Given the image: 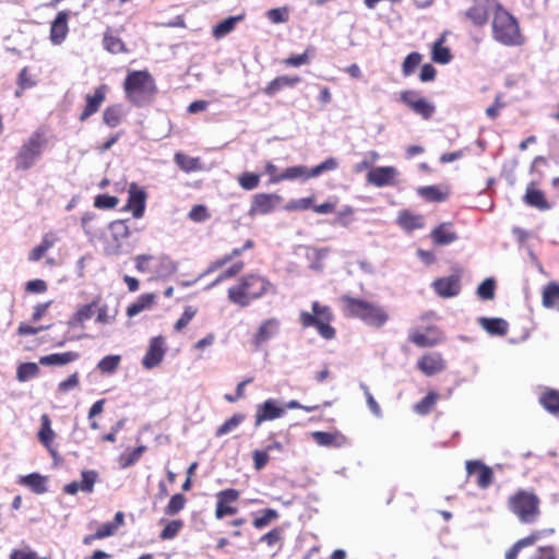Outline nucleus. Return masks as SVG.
<instances>
[{"instance_id": "nucleus-60", "label": "nucleus", "mask_w": 559, "mask_h": 559, "mask_svg": "<svg viewBox=\"0 0 559 559\" xmlns=\"http://www.w3.org/2000/svg\"><path fill=\"white\" fill-rule=\"evenodd\" d=\"M278 516V513L277 511L273 510V509H266L264 510V513L262 516L260 518H255L254 521H253V526L255 528H263L265 527L271 521L277 519Z\"/></svg>"}, {"instance_id": "nucleus-49", "label": "nucleus", "mask_w": 559, "mask_h": 559, "mask_svg": "<svg viewBox=\"0 0 559 559\" xmlns=\"http://www.w3.org/2000/svg\"><path fill=\"white\" fill-rule=\"evenodd\" d=\"M186 502H187V500L183 495H181V493L174 495L170 498V500L165 509L166 514L176 515L185 508Z\"/></svg>"}, {"instance_id": "nucleus-35", "label": "nucleus", "mask_w": 559, "mask_h": 559, "mask_svg": "<svg viewBox=\"0 0 559 559\" xmlns=\"http://www.w3.org/2000/svg\"><path fill=\"white\" fill-rule=\"evenodd\" d=\"M178 270V263L168 255L162 254L157 258V267L155 270L158 277H168Z\"/></svg>"}, {"instance_id": "nucleus-13", "label": "nucleus", "mask_w": 559, "mask_h": 559, "mask_svg": "<svg viewBox=\"0 0 559 559\" xmlns=\"http://www.w3.org/2000/svg\"><path fill=\"white\" fill-rule=\"evenodd\" d=\"M399 171L393 166H380L372 168L367 175V181L378 188L392 186Z\"/></svg>"}, {"instance_id": "nucleus-6", "label": "nucleus", "mask_w": 559, "mask_h": 559, "mask_svg": "<svg viewBox=\"0 0 559 559\" xmlns=\"http://www.w3.org/2000/svg\"><path fill=\"white\" fill-rule=\"evenodd\" d=\"M492 33L493 38L504 46L521 44V34L516 20L502 9L495 12Z\"/></svg>"}, {"instance_id": "nucleus-12", "label": "nucleus", "mask_w": 559, "mask_h": 559, "mask_svg": "<svg viewBox=\"0 0 559 559\" xmlns=\"http://www.w3.org/2000/svg\"><path fill=\"white\" fill-rule=\"evenodd\" d=\"M284 414L285 408L280 406L276 400L269 399L257 406L254 426L259 427L263 421L281 418Z\"/></svg>"}, {"instance_id": "nucleus-56", "label": "nucleus", "mask_w": 559, "mask_h": 559, "mask_svg": "<svg viewBox=\"0 0 559 559\" xmlns=\"http://www.w3.org/2000/svg\"><path fill=\"white\" fill-rule=\"evenodd\" d=\"M265 15L273 24L286 23L288 21V10L285 7L270 9Z\"/></svg>"}, {"instance_id": "nucleus-14", "label": "nucleus", "mask_w": 559, "mask_h": 559, "mask_svg": "<svg viewBox=\"0 0 559 559\" xmlns=\"http://www.w3.org/2000/svg\"><path fill=\"white\" fill-rule=\"evenodd\" d=\"M146 193L136 183L132 182L128 190L127 207L132 211L133 217L141 218L145 210Z\"/></svg>"}, {"instance_id": "nucleus-28", "label": "nucleus", "mask_w": 559, "mask_h": 559, "mask_svg": "<svg viewBox=\"0 0 559 559\" xmlns=\"http://www.w3.org/2000/svg\"><path fill=\"white\" fill-rule=\"evenodd\" d=\"M397 223L403 229L411 231L424 227V217L409 211H402L399 213Z\"/></svg>"}, {"instance_id": "nucleus-5", "label": "nucleus", "mask_w": 559, "mask_h": 559, "mask_svg": "<svg viewBox=\"0 0 559 559\" xmlns=\"http://www.w3.org/2000/svg\"><path fill=\"white\" fill-rule=\"evenodd\" d=\"M332 320L333 313L330 307L320 305L318 301L312 302V312L300 311L299 313V321L302 328H316L324 340H333L335 337V329L330 324Z\"/></svg>"}, {"instance_id": "nucleus-7", "label": "nucleus", "mask_w": 559, "mask_h": 559, "mask_svg": "<svg viewBox=\"0 0 559 559\" xmlns=\"http://www.w3.org/2000/svg\"><path fill=\"white\" fill-rule=\"evenodd\" d=\"M510 510L522 523H534L539 515L538 497L526 490H519L509 498Z\"/></svg>"}, {"instance_id": "nucleus-40", "label": "nucleus", "mask_w": 559, "mask_h": 559, "mask_svg": "<svg viewBox=\"0 0 559 559\" xmlns=\"http://www.w3.org/2000/svg\"><path fill=\"white\" fill-rule=\"evenodd\" d=\"M39 373V367L35 362H24L17 368L16 378L20 382H26Z\"/></svg>"}, {"instance_id": "nucleus-29", "label": "nucleus", "mask_w": 559, "mask_h": 559, "mask_svg": "<svg viewBox=\"0 0 559 559\" xmlns=\"http://www.w3.org/2000/svg\"><path fill=\"white\" fill-rule=\"evenodd\" d=\"M156 299V295L153 293H147L141 295L135 302L130 305L127 309V316L132 318L138 316L144 310L151 309Z\"/></svg>"}, {"instance_id": "nucleus-19", "label": "nucleus", "mask_w": 559, "mask_h": 559, "mask_svg": "<svg viewBox=\"0 0 559 559\" xmlns=\"http://www.w3.org/2000/svg\"><path fill=\"white\" fill-rule=\"evenodd\" d=\"M466 472L468 475L478 472L477 476V486L479 488H487L491 485L493 474L489 466L485 465L481 461H467L466 462Z\"/></svg>"}, {"instance_id": "nucleus-26", "label": "nucleus", "mask_w": 559, "mask_h": 559, "mask_svg": "<svg viewBox=\"0 0 559 559\" xmlns=\"http://www.w3.org/2000/svg\"><path fill=\"white\" fill-rule=\"evenodd\" d=\"M524 201L527 205L536 207L540 211L550 209L544 193L540 190L535 189L533 183L526 188Z\"/></svg>"}, {"instance_id": "nucleus-64", "label": "nucleus", "mask_w": 559, "mask_h": 559, "mask_svg": "<svg viewBox=\"0 0 559 559\" xmlns=\"http://www.w3.org/2000/svg\"><path fill=\"white\" fill-rule=\"evenodd\" d=\"M10 559H46V558H40L29 547H24L22 549L13 550L10 555Z\"/></svg>"}, {"instance_id": "nucleus-58", "label": "nucleus", "mask_w": 559, "mask_h": 559, "mask_svg": "<svg viewBox=\"0 0 559 559\" xmlns=\"http://www.w3.org/2000/svg\"><path fill=\"white\" fill-rule=\"evenodd\" d=\"M105 48L111 53H119L124 51V44L116 36L106 34L104 37Z\"/></svg>"}, {"instance_id": "nucleus-42", "label": "nucleus", "mask_w": 559, "mask_h": 559, "mask_svg": "<svg viewBox=\"0 0 559 559\" xmlns=\"http://www.w3.org/2000/svg\"><path fill=\"white\" fill-rule=\"evenodd\" d=\"M246 416L243 414L237 413L233 415L229 419H227L221 427L217 428L215 436L222 437L234 431L240 424L243 423Z\"/></svg>"}, {"instance_id": "nucleus-43", "label": "nucleus", "mask_w": 559, "mask_h": 559, "mask_svg": "<svg viewBox=\"0 0 559 559\" xmlns=\"http://www.w3.org/2000/svg\"><path fill=\"white\" fill-rule=\"evenodd\" d=\"M309 173H308V169H307L306 166H293V167L287 168L281 175L275 176L272 179V182H278V181H282V180H292V179H297V178H300V177L306 178V176Z\"/></svg>"}, {"instance_id": "nucleus-45", "label": "nucleus", "mask_w": 559, "mask_h": 559, "mask_svg": "<svg viewBox=\"0 0 559 559\" xmlns=\"http://www.w3.org/2000/svg\"><path fill=\"white\" fill-rule=\"evenodd\" d=\"M96 215L94 213H85L81 218L82 228L90 241H93L98 236L99 228L96 227L93 222Z\"/></svg>"}, {"instance_id": "nucleus-54", "label": "nucleus", "mask_w": 559, "mask_h": 559, "mask_svg": "<svg viewBox=\"0 0 559 559\" xmlns=\"http://www.w3.org/2000/svg\"><path fill=\"white\" fill-rule=\"evenodd\" d=\"M421 61V56L418 52L409 53L403 62L402 71L405 76L411 75Z\"/></svg>"}, {"instance_id": "nucleus-61", "label": "nucleus", "mask_w": 559, "mask_h": 559, "mask_svg": "<svg viewBox=\"0 0 559 559\" xmlns=\"http://www.w3.org/2000/svg\"><path fill=\"white\" fill-rule=\"evenodd\" d=\"M313 198H301L297 200H290L286 205V211H302L311 206Z\"/></svg>"}, {"instance_id": "nucleus-2", "label": "nucleus", "mask_w": 559, "mask_h": 559, "mask_svg": "<svg viewBox=\"0 0 559 559\" xmlns=\"http://www.w3.org/2000/svg\"><path fill=\"white\" fill-rule=\"evenodd\" d=\"M47 146V138L44 129L39 128L25 138L15 156L14 168L19 171H26L33 168L43 157Z\"/></svg>"}, {"instance_id": "nucleus-59", "label": "nucleus", "mask_w": 559, "mask_h": 559, "mask_svg": "<svg viewBox=\"0 0 559 559\" xmlns=\"http://www.w3.org/2000/svg\"><path fill=\"white\" fill-rule=\"evenodd\" d=\"M328 253H329V249H326V248L310 249L308 251V258L313 260L311 267L314 270H321L322 269L321 261L326 258Z\"/></svg>"}, {"instance_id": "nucleus-8", "label": "nucleus", "mask_w": 559, "mask_h": 559, "mask_svg": "<svg viewBox=\"0 0 559 559\" xmlns=\"http://www.w3.org/2000/svg\"><path fill=\"white\" fill-rule=\"evenodd\" d=\"M129 237V227L124 221H115L109 225V235L104 239V254L117 257L128 253L127 238Z\"/></svg>"}, {"instance_id": "nucleus-37", "label": "nucleus", "mask_w": 559, "mask_h": 559, "mask_svg": "<svg viewBox=\"0 0 559 559\" xmlns=\"http://www.w3.org/2000/svg\"><path fill=\"white\" fill-rule=\"evenodd\" d=\"M439 399V394L436 392H429L423 400L414 405V412L418 415H427L430 413L432 407L436 405Z\"/></svg>"}, {"instance_id": "nucleus-62", "label": "nucleus", "mask_w": 559, "mask_h": 559, "mask_svg": "<svg viewBox=\"0 0 559 559\" xmlns=\"http://www.w3.org/2000/svg\"><path fill=\"white\" fill-rule=\"evenodd\" d=\"M118 202L117 197L100 194L95 198L94 205L98 209H112Z\"/></svg>"}, {"instance_id": "nucleus-24", "label": "nucleus", "mask_w": 559, "mask_h": 559, "mask_svg": "<svg viewBox=\"0 0 559 559\" xmlns=\"http://www.w3.org/2000/svg\"><path fill=\"white\" fill-rule=\"evenodd\" d=\"M75 352L55 353L40 357L39 362L44 366H64L79 358Z\"/></svg>"}, {"instance_id": "nucleus-33", "label": "nucleus", "mask_w": 559, "mask_h": 559, "mask_svg": "<svg viewBox=\"0 0 559 559\" xmlns=\"http://www.w3.org/2000/svg\"><path fill=\"white\" fill-rule=\"evenodd\" d=\"M542 406L551 414L559 415V391L548 389L540 396Z\"/></svg>"}, {"instance_id": "nucleus-51", "label": "nucleus", "mask_w": 559, "mask_h": 559, "mask_svg": "<svg viewBox=\"0 0 559 559\" xmlns=\"http://www.w3.org/2000/svg\"><path fill=\"white\" fill-rule=\"evenodd\" d=\"M477 295L483 300H491L495 297V281L486 278L478 287Z\"/></svg>"}, {"instance_id": "nucleus-48", "label": "nucleus", "mask_w": 559, "mask_h": 559, "mask_svg": "<svg viewBox=\"0 0 559 559\" xmlns=\"http://www.w3.org/2000/svg\"><path fill=\"white\" fill-rule=\"evenodd\" d=\"M243 269L242 262H236L230 267L222 272L209 286L207 289L215 287L221 282L231 278L237 275Z\"/></svg>"}, {"instance_id": "nucleus-15", "label": "nucleus", "mask_w": 559, "mask_h": 559, "mask_svg": "<svg viewBox=\"0 0 559 559\" xmlns=\"http://www.w3.org/2000/svg\"><path fill=\"white\" fill-rule=\"evenodd\" d=\"M281 201V197L274 193H259L253 198L251 207L249 211L250 215L254 214H269L275 205Z\"/></svg>"}, {"instance_id": "nucleus-16", "label": "nucleus", "mask_w": 559, "mask_h": 559, "mask_svg": "<svg viewBox=\"0 0 559 559\" xmlns=\"http://www.w3.org/2000/svg\"><path fill=\"white\" fill-rule=\"evenodd\" d=\"M436 293L442 298H451L459 295L461 290L460 277L457 275H450L441 277L432 283Z\"/></svg>"}, {"instance_id": "nucleus-21", "label": "nucleus", "mask_w": 559, "mask_h": 559, "mask_svg": "<svg viewBox=\"0 0 559 559\" xmlns=\"http://www.w3.org/2000/svg\"><path fill=\"white\" fill-rule=\"evenodd\" d=\"M300 78L297 75L289 76V75H282L277 76L274 80H272L266 87L264 88V94L267 96H274L280 91L286 88V87H294L296 84L300 82Z\"/></svg>"}, {"instance_id": "nucleus-53", "label": "nucleus", "mask_w": 559, "mask_h": 559, "mask_svg": "<svg viewBox=\"0 0 559 559\" xmlns=\"http://www.w3.org/2000/svg\"><path fill=\"white\" fill-rule=\"evenodd\" d=\"M353 215H354V209L349 205H345L337 212V215H336L335 219L332 222V224H335V225L337 224L343 227H348L353 221Z\"/></svg>"}, {"instance_id": "nucleus-20", "label": "nucleus", "mask_w": 559, "mask_h": 559, "mask_svg": "<svg viewBox=\"0 0 559 559\" xmlns=\"http://www.w3.org/2000/svg\"><path fill=\"white\" fill-rule=\"evenodd\" d=\"M105 98H106V86L105 85L98 86L95 90L93 95L87 94L85 97L86 105H85L84 110L80 115V120L85 121L88 117H91L92 115L97 112L99 107L102 106V104L105 102Z\"/></svg>"}, {"instance_id": "nucleus-23", "label": "nucleus", "mask_w": 559, "mask_h": 559, "mask_svg": "<svg viewBox=\"0 0 559 559\" xmlns=\"http://www.w3.org/2000/svg\"><path fill=\"white\" fill-rule=\"evenodd\" d=\"M450 223H442L431 231V238L435 243L447 246L457 239V235L451 230Z\"/></svg>"}, {"instance_id": "nucleus-46", "label": "nucleus", "mask_w": 559, "mask_h": 559, "mask_svg": "<svg viewBox=\"0 0 559 559\" xmlns=\"http://www.w3.org/2000/svg\"><path fill=\"white\" fill-rule=\"evenodd\" d=\"M412 109L424 119H429L433 115L436 107L427 99L420 97L419 100L412 104Z\"/></svg>"}, {"instance_id": "nucleus-10", "label": "nucleus", "mask_w": 559, "mask_h": 559, "mask_svg": "<svg viewBox=\"0 0 559 559\" xmlns=\"http://www.w3.org/2000/svg\"><path fill=\"white\" fill-rule=\"evenodd\" d=\"M501 9L497 0H474V5L466 11V16L475 25H484L489 16L490 11Z\"/></svg>"}, {"instance_id": "nucleus-32", "label": "nucleus", "mask_w": 559, "mask_h": 559, "mask_svg": "<svg viewBox=\"0 0 559 559\" xmlns=\"http://www.w3.org/2000/svg\"><path fill=\"white\" fill-rule=\"evenodd\" d=\"M243 20V15H236V16H229L227 19H225L224 21L219 22L214 28H213V36L216 38V39H222L223 37H225L226 35H228L229 33H231L235 27H236V24L240 21Z\"/></svg>"}, {"instance_id": "nucleus-38", "label": "nucleus", "mask_w": 559, "mask_h": 559, "mask_svg": "<svg viewBox=\"0 0 559 559\" xmlns=\"http://www.w3.org/2000/svg\"><path fill=\"white\" fill-rule=\"evenodd\" d=\"M443 40L444 37H441L438 41L435 43L432 48V60L440 64H447L452 59L450 49L442 46Z\"/></svg>"}, {"instance_id": "nucleus-44", "label": "nucleus", "mask_w": 559, "mask_h": 559, "mask_svg": "<svg viewBox=\"0 0 559 559\" xmlns=\"http://www.w3.org/2000/svg\"><path fill=\"white\" fill-rule=\"evenodd\" d=\"M337 167H338V160L335 157H329L321 164L313 167L309 171V174L306 176V179L312 178V177H318L328 171H333V170L337 169Z\"/></svg>"}, {"instance_id": "nucleus-63", "label": "nucleus", "mask_w": 559, "mask_h": 559, "mask_svg": "<svg viewBox=\"0 0 559 559\" xmlns=\"http://www.w3.org/2000/svg\"><path fill=\"white\" fill-rule=\"evenodd\" d=\"M269 453L270 452L267 450L253 451V453H252L253 465L257 471H261L262 468H264V466L266 465V463L270 460Z\"/></svg>"}, {"instance_id": "nucleus-41", "label": "nucleus", "mask_w": 559, "mask_h": 559, "mask_svg": "<svg viewBox=\"0 0 559 559\" xmlns=\"http://www.w3.org/2000/svg\"><path fill=\"white\" fill-rule=\"evenodd\" d=\"M538 536L536 534H532L530 536H526L524 538L519 539L507 552L506 558L507 559H516L519 552L528 546H532L536 543Z\"/></svg>"}, {"instance_id": "nucleus-4", "label": "nucleus", "mask_w": 559, "mask_h": 559, "mask_svg": "<svg viewBox=\"0 0 559 559\" xmlns=\"http://www.w3.org/2000/svg\"><path fill=\"white\" fill-rule=\"evenodd\" d=\"M155 82L147 71H132L124 81L127 97L133 104L142 106L147 103L155 93Z\"/></svg>"}, {"instance_id": "nucleus-57", "label": "nucleus", "mask_w": 559, "mask_h": 559, "mask_svg": "<svg viewBox=\"0 0 559 559\" xmlns=\"http://www.w3.org/2000/svg\"><path fill=\"white\" fill-rule=\"evenodd\" d=\"M260 176L253 173H243L239 178L238 182L245 190H253L258 187Z\"/></svg>"}, {"instance_id": "nucleus-18", "label": "nucleus", "mask_w": 559, "mask_h": 559, "mask_svg": "<svg viewBox=\"0 0 559 559\" xmlns=\"http://www.w3.org/2000/svg\"><path fill=\"white\" fill-rule=\"evenodd\" d=\"M417 367L424 374L430 377L444 370L445 362L439 353H429L417 361Z\"/></svg>"}, {"instance_id": "nucleus-34", "label": "nucleus", "mask_w": 559, "mask_h": 559, "mask_svg": "<svg viewBox=\"0 0 559 559\" xmlns=\"http://www.w3.org/2000/svg\"><path fill=\"white\" fill-rule=\"evenodd\" d=\"M543 306L559 309V284L549 283L543 290Z\"/></svg>"}, {"instance_id": "nucleus-39", "label": "nucleus", "mask_w": 559, "mask_h": 559, "mask_svg": "<svg viewBox=\"0 0 559 559\" xmlns=\"http://www.w3.org/2000/svg\"><path fill=\"white\" fill-rule=\"evenodd\" d=\"M120 361V355H108L98 361L97 369L103 373L112 374L118 369Z\"/></svg>"}, {"instance_id": "nucleus-17", "label": "nucleus", "mask_w": 559, "mask_h": 559, "mask_svg": "<svg viewBox=\"0 0 559 559\" xmlns=\"http://www.w3.org/2000/svg\"><path fill=\"white\" fill-rule=\"evenodd\" d=\"M69 13L67 11H60L50 25V40L53 45H60L67 38L69 26H68Z\"/></svg>"}, {"instance_id": "nucleus-11", "label": "nucleus", "mask_w": 559, "mask_h": 559, "mask_svg": "<svg viewBox=\"0 0 559 559\" xmlns=\"http://www.w3.org/2000/svg\"><path fill=\"white\" fill-rule=\"evenodd\" d=\"M166 348L162 336H155L150 341L148 348L142 359L145 369L157 367L164 359Z\"/></svg>"}, {"instance_id": "nucleus-50", "label": "nucleus", "mask_w": 559, "mask_h": 559, "mask_svg": "<svg viewBox=\"0 0 559 559\" xmlns=\"http://www.w3.org/2000/svg\"><path fill=\"white\" fill-rule=\"evenodd\" d=\"M417 192L420 197L432 202H441L445 199L444 194L435 186L420 187Z\"/></svg>"}, {"instance_id": "nucleus-30", "label": "nucleus", "mask_w": 559, "mask_h": 559, "mask_svg": "<svg viewBox=\"0 0 559 559\" xmlns=\"http://www.w3.org/2000/svg\"><path fill=\"white\" fill-rule=\"evenodd\" d=\"M312 438L321 447L340 448L345 443V438L340 433L314 431L312 432Z\"/></svg>"}, {"instance_id": "nucleus-1", "label": "nucleus", "mask_w": 559, "mask_h": 559, "mask_svg": "<svg viewBox=\"0 0 559 559\" xmlns=\"http://www.w3.org/2000/svg\"><path fill=\"white\" fill-rule=\"evenodd\" d=\"M276 293V286L266 277L248 274L240 280L238 285L228 289V299L240 307H247L253 299H260L267 294L275 295Z\"/></svg>"}, {"instance_id": "nucleus-3", "label": "nucleus", "mask_w": 559, "mask_h": 559, "mask_svg": "<svg viewBox=\"0 0 559 559\" xmlns=\"http://www.w3.org/2000/svg\"><path fill=\"white\" fill-rule=\"evenodd\" d=\"M344 301L348 314L360 319L370 326L381 328L389 320L386 310L377 304L353 297H344Z\"/></svg>"}, {"instance_id": "nucleus-36", "label": "nucleus", "mask_w": 559, "mask_h": 559, "mask_svg": "<svg viewBox=\"0 0 559 559\" xmlns=\"http://www.w3.org/2000/svg\"><path fill=\"white\" fill-rule=\"evenodd\" d=\"M123 116V110L120 105H114L106 108L103 112V121L110 128H116L120 124Z\"/></svg>"}, {"instance_id": "nucleus-47", "label": "nucleus", "mask_w": 559, "mask_h": 559, "mask_svg": "<svg viewBox=\"0 0 559 559\" xmlns=\"http://www.w3.org/2000/svg\"><path fill=\"white\" fill-rule=\"evenodd\" d=\"M175 162L186 173L194 171L198 169L199 159L182 153L175 154Z\"/></svg>"}, {"instance_id": "nucleus-52", "label": "nucleus", "mask_w": 559, "mask_h": 559, "mask_svg": "<svg viewBox=\"0 0 559 559\" xmlns=\"http://www.w3.org/2000/svg\"><path fill=\"white\" fill-rule=\"evenodd\" d=\"M98 474L95 471L82 472V480L79 483L80 489L83 492H92L94 485L97 480Z\"/></svg>"}, {"instance_id": "nucleus-9", "label": "nucleus", "mask_w": 559, "mask_h": 559, "mask_svg": "<svg viewBox=\"0 0 559 559\" xmlns=\"http://www.w3.org/2000/svg\"><path fill=\"white\" fill-rule=\"evenodd\" d=\"M281 324V320L275 317L263 320L252 335V344L258 348L276 337L280 334Z\"/></svg>"}, {"instance_id": "nucleus-22", "label": "nucleus", "mask_w": 559, "mask_h": 559, "mask_svg": "<svg viewBox=\"0 0 559 559\" xmlns=\"http://www.w3.org/2000/svg\"><path fill=\"white\" fill-rule=\"evenodd\" d=\"M480 326L491 335L503 336L508 333L509 324L501 318H485L478 319Z\"/></svg>"}, {"instance_id": "nucleus-27", "label": "nucleus", "mask_w": 559, "mask_h": 559, "mask_svg": "<svg viewBox=\"0 0 559 559\" xmlns=\"http://www.w3.org/2000/svg\"><path fill=\"white\" fill-rule=\"evenodd\" d=\"M57 241L58 238L53 234H46L40 243L29 252L28 260L32 262L39 261L45 253L57 243Z\"/></svg>"}, {"instance_id": "nucleus-55", "label": "nucleus", "mask_w": 559, "mask_h": 559, "mask_svg": "<svg viewBox=\"0 0 559 559\" xmlns=\"http://www.w3.org/2000/svg\"><path fill=\"white\" fill-rule=\"evenodd\" d=\"M182 526L183 522L181 520H173L168 522L160 533V538L173 539L174 537L177 536Z\"/></svg>"}, {"instance_id": "nucleus-25", "label": "nucleus", "mask_w": 559, "mask_h": 559, "mask_svg": "<svg viewBox=\"0 0 559 559\" xmlns=\"http://www.w3.org/2000/svg\"><path fill=\"white\" fill-rule=\"evenodd\" d=\"M56 438V433L51 428V421L47 414H43L40 416V429L38 431V440L50 451L51 454H55V451L51 449V443Z\"/></svg>"}, {"instance_id": "nucleus-31", "label": "nucleus", "mask_w": 559, "mask_h": 559, "mask_svg": "<svg viewBox=\"0 0 559 559\" xmlns=\"http://www.w3.org/2000/svg\"><path fill=\"white\" fill-rule=\"evenodd\" d=\"M20 484L28 487L37 495L45 493L47 491L46 477L38 473H32L20 478Z\"/></svg>"}]
</instances>
